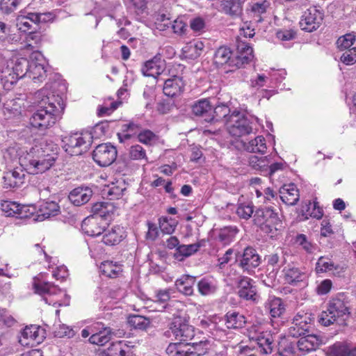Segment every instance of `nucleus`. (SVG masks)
I'll return each mask as SVG.
<instances>
[{
  "label": "nucleus",
  "instance_id": "nucleus-2",
  "mask_svg": "<svg viewBox=\"0 0 356 356\" xmlns=\"http://www.w3.org/2000/svg\"><path fill=\"white\" fill-rule=\"evenodd\" d=\"M58 147L51 140L44 138L35 139L33 145L26 147V153L19 157V164L31 173H43L54 164Z\"/></svg>",
  "mask_w": 356,
  "mask_h": 356
},
{
  "label": "nucleus",
  "instance_id": "nucleus-40",
  "mask_svg": "<svg viewBox=\"0 0 356 356\" xmlns=\"http://www.w3.org/2000/svg\"><path fill=\"white\" fill-rule=\"evenodd\" d=\"M100 270L106 276L113 278L122 272V266L117 262L105 261L101 264Z\"/></svg>",
  "mask_w": 356,
  "mask_h": 356
},
{
  "label": "nucleus",
  "instance_id": "nucleus-60",
  "mask_svg": "<svg viewBox=\"0 0 356 356\" xmlns=\"http://www.w3.org/2000/svg\"><path fill=\"white\" fill-rule=\"evenodd\" d=\"M21 1L22 0H1L0 9L6 14L10 13L17 8Z\"/></svg>",
  "mask_w": 356,
  "mask_h": 356
},
{
  "label": "nucleus",
  "instance_id": "nucleus-62",
  "mask_svg": "<svg viewBox=\"0 0 356 356\" xmlns=\"http://www.w3.org/2000/svg\"><path fill=\"white\" fill-rule=\"evenodd\" d=\"M176 225V223L172 222V220H168L167 218H161L159 219V228L164 234H172L175 231Z\"/></svg>",
  "mask_w": 356,
  "mask_h": 356
},
{
  "label": "nucleus",
  "instance_id": "nucleus-58",
  "mask_svg": "<svg viewBox=\"0 0 356 356\" xmlns=\"http://www.w3.org/2000/svg\"><path fill=\"white\" fill-rule=\"evenodd\" d=\"M254 213L253 205L248 204H240L238 206L236 209V214L241 218H243L245 220L249 219L252 213Z\"/></svg>",
  "mask_w": 356,
  "mask_h": 356
},
{
  "label": "nucleus",
  "instance_id": "nucleus-11",
  "mask_svg": "<svg viewBox=\"0 0 356 356\" xmlns=\"http://www.w3.org/2000/svg\"><path fill=\"white\" fill-rule=\"evenodd\" d=\"M311 322V318L307 313L296 314L288 329V334L295 338L308 334Z\"/></svg>",
  "mask_w": 356,
  "mask_h": 356
},
{
  "label": "nucleus",
  "instance_id": "nucleus-39",
  "mask_svg": "<svg viewBox=\"0 0 356 356\" xmlns=\"http://www.w3.org/2000/svg\"><path fill=\"white\" fill-rule=\"evenodd\" d=\"M166 353L169 356H192L187 343H170L166 349Z\"/></svg>",
  "mask_w": 356,
  "mask_h": 356
},
{
  "label": "nucleus",
  "instance_id": "nucleus-28",
  "mask_svg": "<svg viewBox=\"0 0 356 356\" xmlns=\"http://www.w3.org/2000/svg\"><path fill=\"white\" fill-rule=\"evenodd\" d=\"M114 211V207L108 202H99L95 203L92 207V215L98 218L108 220L111 217Z\"/></svg>",
  "mask_w": 356,
  "mask_h": 356
},
{
  "label": "nucleus",
  "instance_id": "nucleus-35",
  "mask_svg": "<svg viewBox=\"0 0 356 356\" xmlns=\"http://www.w3.org/2000/svg\"><path fill=\"white\" fill-rule=\"evenodd\" d=\"M245 149L249 152L264 154L267 150L266 140L264 136H258L254 139L244 143Z\"/></svg>",
  "mask_w": 356,
  "mask_h": 356
},
{
  "label": "nucleus",
  "instance_id": "nucleus-32",
  "mask_svg": "<svg viewBox=\"0 0 356 356\" xmlns=\"http://www.w3.org/2000/svg\"><path fill=\"white\" fill-rule=\"evenodd\" d=\"M197 286L199 293L204 296L214 294L218 289L216 281L212 277L201 279Z\"/></svg>",
  "mask_w": 356,
  "mask_h": 356
},
{
  "label": "nucleus",
  "instance_id": "nucleus-63",
  "mask_svg": "<svg viewBox=\"0 0 356 356\" xmlns=\"http://www.w3.org/2000/svg\"><path fill=\"white\" fill-rule=\"evenodd\" d=\"M54 334L56 337L59 338H63L65 337L70 338L74 336V331L69 326L63 324L56 327L54 330Z\"/></svg>",
  "mask_w": 356,
  "mask_h": 356
},
{
  "label": "nucleus",
  "instance_id": "nucleus-47",
  "mask_svg": "<svg viewBox=\"0 0 356 356\" xmlns=\"http://www.w3.org/2000/svg\"><path fill=\"white\" fill-rule=\"evenodd\" d=\"M273 342L272 337L269 334L259 337L257 339V344L260 353L265 355L270 354L273 349Z\"/></svg>",
  "mask_w": 356,
  "mask_h": 356
},
{
  "label": "nucleus",
  "instance_id": "nucleus-46",
  "mask_svg": "<svg viewBox=\"0 0 356 356\" xmlns=\"http://www.w3.org/2000/svg\"><path fill=\"white\" fill-rule=\"evenodd\" d=\"M189 345L190 351L192 356H202L205 355L209 350V342L207 340H200L187 343Z\"/></svg>",
  "mask_w": 356,
  "mask_h": 356
},
{
  "label": "nucleus",
  "instance_id": "nucleus-8",
  "mask_svg": "<svg viewBox=\"0 0 356 356\" xmlns=\"http://www.w3.org/2000/svg\"><path fill=\"white\" fill-rule=\"evenodd\" d=\"M47 62L42 54L33 52L30 56L28 77L34 82H42L47 76Z\"/></svg>",
  "mask_w": 356,
  "mask_h": 356
},
{
  "label": "nucleus",
  "instance_id": "nucleus-61",
  "mask_svg": "<svg viewBox=\"0 0 356 356\" xmlns=\"http://www.w3.org/2000/svg\"><path fill=\"white\" fill-rule=\"evenodd\" d=\"M341 61L347 65H353L356 62V47L343 51L340 58Z\"/></svg>",
  "mask_w": 356,
  "mask_h": 356
},
{
  "label": "nucleus",
  "instance_id": "nucleus-17",
  "mask_svg": "<svg viewBox=\"0 0 356 356\" xmlns=\"http://www.w3.org/2000/svg\"><path fill=\"white\" fill-rule=\"evenodd\" d=\"M254 282L250 277H241L237 281L238 295L240 298L256 302L259 298Z\"/></svg>",
  "mask_w": 356,
  "mask_h": 356
},
{
  "label": "nucleus",
  "instance_id": "nucleus-64",
  "mask_svg": "<svg viewBox=\"0 0 356 356\" xmlns=\"http://www.w3.org/2000/svg\"><path fill=\"white\" fill-rule=\"evenodd\" d=\"M27 47L34 49L41 41V35L35 31H30L26 38Z\"/></svg>",
  "mask_w": 356,
  "mask_h": 356
},
{
  "label": "nucleus",
  "instance_id": "nucleus-50",
  "mask_svg": "<svg viewBox=\"0 0 356 356\" xmlns=\"http://www.w3.org/2000/svg\"><path fill=\"white\" fill-rule=\"evenodd\" d=\"M355 41V37L353 34L348 33L338 38L337 45L340 51L350 49Z\"/></svg>",
  "mask_w": 356,
  "mask_h": 356
},
{
  "label": "nucleus",
  "instance_id": "nucleus-55",
  "mask_svg": "<svg viewBox=\"0 0 356 356\" xmlns=\"http://www.w3.org/2000/svg\"><path fill=\"white\" fill-rule=\"evenodd\" d=\"M129 154L133 160H145L147 161L146 151L140 145H132L129 149Z\"/></svg>",
  "mask_w": 356,
  "mask_h": 356
},
{
  "label": "nucleus",
  "instance_id": "nucleus-31",
  "mask_svg": "<svg viewBox=\"0 0 356 356\" xmlns=\"http://www.w3.org/2000/svg\"><path fill=\"white\" fill-rule=\"evenodd\" d=\"M200 247L201 245L200 243L189 245H180L175 249L173 257L177 261H184L185 258L196 253Z\"/></svg>",
  "mask_w": 356,
  "mask_h": 356
},
{
  "label": "nucleus",
  "instance_id": "nucleus-41",
  "mask_svg": "<svg viewBox=\"0 0 356 356\" xmlns=\"http://www.w3.org/2000/svg\"><path fill=\"white\" fill-rule=\"evenodd\" d=\"M277 213L271 207L257 209L254 215V222L255 225H264L269 218Z\"/></svg>",
  "mask_w": 356,
  "mask_h": 356
},
{
  "label": "nucleus",
  "instance_id": "nucleus-38",
  "mask_svg": "<svg viewBox=\"0 0 356 356\" xmlns=\"http://www.w3.org/2000/svg\"><path fill=\"white\" fill-rule=\"evenodd\" d=\"M241 0H223L222 8L225 13L232 16H239L242 13Z\"/></svg>",
  "mask_w": 356,
  "mask_h": 356
},
{
  "label": "nucleus",
  "instance_id": "nucleus-29",
  "mask_svg": "<svg viewBox=\"0 0 356 356\" xmlns=\"http://www.w3.org/2000/svg\"><path fill=\"white\" fill-rule=\"evenodd\" d=\"M257 225L260 227L261 231L273 238L277 235L278 232L282 227V222L280 220L277 212L270 218L266 220V222H264V225L262 224Z\"/></svg>",
  "mask_w": 356,
  "mask_h": 356
},
{
  "label": "nucleus",
  "instance_id": "nucleus-37",
  "mask_svg": "<svg viewBox=\"0 0 356 356\" xmlns=\"http://www.w3.org/2000/svg\"><path fill=\"white\" fill-rule=\"evenodd\" d=\"M249 165L254 169L259 172L262 175H265L266 173L268 165L270 163V161L267 156H250L248 159Z\"/></svg>",
  "mask_w": 356,
  "mask_h": 356
},
{
  "label": "nucleus",
  "instance_id": "nucleus-13",
  "mask_svg": "<svg viewBox=\"0 0 356 356\" xmlns=\"http://www.w3.org/2000/svg\"><path fill=\"white\" fill-rule=\"evenodd\" d=\"M323 19V13L315 7H312L302 14L300 21V26L305 31L312 32L320 26Z\"/></svg>",
  "mask_w": 356,
  "mask_h": 356
},
{
  "label": "nucleus",
  "instance_id": "nucleus-25",
  "mask_svg": "<svg viewBox=\"0 0 356 356\" xmlns=\"http://www.w3.org/2000/svg\"><path fill=\"white\" fill-rule=\"evenodd\" d=\"M29 60L23 58L14 56L8 61L7 66L9 67L17 76L24 78L27 76L29 72Z\"/></svg>",
  "mask_w": 356,
  "mask_h": 356
},
{
  "label": "nucleus",
  "instance_id": "nucleus-21",
  "mask_svg": "<svg viewBox=\"0 0 356 356\" xmlns=\"http://www.w3.org/2000/svg\"><path fill=\"white\" fill-rule=\"evenodd\" d=\"M184 83L182 78L178 76H173L164 81L163 93L165 95L173 97L180 95L184 90Z\"/></svg>",
  "mask_w": 356,
  "mask_h": 356
},
{
  "label": "nucleus",
  "instance_id": "nucleus-43",
  "mask_svg": "<svg viewBox=\"0 0 356 356\" xmlns=\"http://www.w3.org/2000/svg\"><path fill=\"white\" fill-rule=\"evenodd\" d=\"M19 99H8L3 103V113L5 115H17L21 113L22 104Z\"/></svg>",
  "mask_w": 356,
  "mask_h": 356
},
{
  "label": "nucleus",
  "instance_id": "nucleus-18",
  "mask_svg": "<svg viewBox=\"0 0 356 356\" xmlns=\"http://www.w3.org/2000/svg\"><path fill=\"white\" fill-rule=\"evenodd\" d=\"M108 223L104 219L90 216L83 220L81 229L83 232L88 236H97L103 233Z\"/></svg>",
  "mask_w": 356,
  "mask_h": 356
},
{
  "label": "nucleus",
  "instance_id": "nucleus-24",
  "mask_svg": "<svg viewBox=\"0 0 356 356\" xmlns=\"http://www.w3.org/2000/svg\"><path fill=\"white\" fill-rule=\"evenodd\" d=\"M279 192L282 201L286 204L295 205L299 200V191L294 184H284Z\"/></svg>",
  "mask_w": 356,
  "mask_h": 356
},
{
  "label": "nucleus",
  "instance_id": "nucleus-57",
  "mask_svg": "<svg viewBox=\"0 0 356 356\" xmlns=\"http://www.w3.org/2000/svg\"><path fill=\"white\" fill-rule=\"evenodd\" d=\"M24 153H26V147L23 149H20L19 152L16 147H10L6 150L3 157L6 160H9L10 161H14L18 159L19 162V157Z\"/></svg>",
  "mask_w": 356,
  "mask_h": 356
},
{
  "label": "nucleus",
  "instance_id": "nucleus-7",
  "mask_svg": "<svg viewBox=\"0 0 356 356\" xmlns=\"http://www.w3.org/2000/svg\"><path fill=\"white\" fill-rule=\"evenodd\" d=\"M53 13H29L26 15H19L16 19V26L21 32H27L33 29V24L39 25L54 20Z\"/></svg>",
  "mask_w": 356,
  "mask_h": 356
},
{
  "label": "nucleus",
  "instance_id": "nucleus-23",
  "mask_svg": "<svg viewBox=\"0 0 356 356\" xmlns=\"http://www.w3.org/2000/svg\"><path fill=\"white\" fill-rule=\"evenodd\" d=\"M92 195V191L88 187H77L73 189L69 194L70 201L76 207L87 203Z\"/></svg>",
  "mask_w": 356,
  "mask_h": 356
},
{
  "label": "nucleus",
  "instance_id": "nucleus-22",
  "mask_svg": "<svg viewBox=\"0 0 356 356\" xmlns=\"http://www.w3.org/2000/svg\"><path fill=\"white\" fill-rule=\"evenodd\" d=\"M102 241L108 245H115L119 243L125 238V231L124 228L120 225H115L111 229L103 231Z\"/></svg>",
  "mask_w": 356,
  "mask_h": 356
},
{
  "label": "nucleus",
  "instance_id": "nucleus-9",
  "mask_svg": "<svg viewBox=\"0 0 356 356\" xmlns=\"http://www.w3.org/2000/svg\"><path fill=\"white\" fill-rule=\"evenodd\" d=\"M117 150L111 143H102L97 145L93 150V160L99 166H108L116 159Z\"/></svg>",
  "mask_w": 356,
  "mask_h": 356
},
{
  "label": "nucleus",
  "instance_id": "nucleus-3",
  "mask_svg": "<svg viewBox=\"0 0 356 356\" xmlns=\"http://www.w3.org/2000/svg\"><path fill=\"white\" fill-rule=\"evenodd\" d=\"M344 296L339 294L336 297L332 298L327 304L328 312L332 314L330 319H327V314H321L319 315L318 321L324 326H329L334 323L339 325H343L345 322L346 317L348 316V309L347 303L344 300Z\"/></svg>",
  "mask_w": 356,
  "mask_h": 356
},
{
  "label": "nucleus",
  "instance_id": "nucleus-10",
  "mask_svg": "<svg viewBox=\"0 0 356 356\" xmlns=\"http://www.w3.org/2000/svg\"><path fill=\"white\" fill-rule=\"evenodd\" d=\"M265 309L270 314L273 326H279L283 324V315L286 307L283 300L275 296L269 297L264 305Z\"/></svg>",
  "mask_w": 356,
  "mask_h": 356
},
{
  "label": "nucleus",
  "instance_id": "nucleus-54",
  "mask_svg": "<svg viewBox=\"0 0 356 356\" xmlns=\"http://www.w3.org/2000/svg\"><path fill=\"white\" fill-rule=\"evenodd\" d=\"M334 268V263L324 257H319L316 264V271L318 273L330 271Z\"/></svg>",
  "mask_w": 356,
  "mask_h": 356
},
{
  "label": "nucleus",
  "instance_id": "nucleus-53",
  "mask_svg": "<svg viewBox=\"0 0 356 356\" xmlns=\"http://www.w3.org/2000/svg\"><path fill=\"white\" fill-rule=\"evenodd\" d=\"M351 349L343 343H336L330 348V353L332 356H349Z\"/></svg>",
  "mask_w": 356,
  "mask_h": 356
},
{
  "label": "nucleus",
  "instance_id": "nucleus-52",
  "mask_svg": "<svg viewBox=\"0 0 356 356\" xmlns=\"http://www.w3.org/2000/svg\"><path fill=\"white\" fill-rule=\"evenodd\" d=\"M127 345L121 341H118L113 343L108 348V356H125Z\"/></svg>",
  "mask_w": 356,
  "mask_h": 356
},
{
  "label": "nucleus",
  "instance_id": "nucleus-44",
  "mask_svg": "<svg viewBox=\"0 0 356 356\" xmlns=\"http://www.w3.org/2000/svg\"><path fill=\"white\" fill-rule=\"evenodd\" d=\"M128 323L134 329L145 330L149 325V318L140 315H131L128 318Z\"/></svg>",
  "mask_w": 356,
  "mask_h": 356
},
{
  "label": "nucleus",
  "instance_id": "nucleus-4",
  "mask_svg": "<svg viewBox=\"0 0 356 356\" xmlns=\"http://www.w3.org/2000/svg\"><path fill=\"white\" fill-rule=\"evenodd\" d=\"M92 139L90 133L76 132L63 138V147L71 156L80 155L88 150L92 144Z\"/></svg>",
  "mask_w": 356,
  "mask_h": 356
},
{
  "label": "nucleus",
  "instance_id": "nucleus-15",
  "mask_svg": "<svg viewBox=\"0 0 356 356\" xmlns=\"http://www.w3.org/2000/svg\"><path fill=\"white\" fill-rule=\"evenodd\" d=\"M253 57L252 48L245 42L238 41L236 52L235 56L232 57L231 66L236 68L242 67L249 63L253 59Z\"/></svg>",
  "mask_w": 356,
  "mask_h": 356
},
{
  "label": "nucleus",
  "instance_id": "nucleus-42",
  "mask_svg": "<svg viewBox=\"0 0 356 356\" xmlns=\"http://www.w3.org/2000/svg\"><path fill=\"white\" fill-rule=\"evenodd\" d=\"M245 323V317L237 312H228L226 314V325L228 329L242 327Z\"/></svg>",
  "mask_w": 356,
  "mask_h": 356
},
{
  "label": "nucleus",
  "instance_id": "nucleus-30",
  "mask_svg": "<svg viewBox=\"0 0 356 356\" xmlns=\"http://www.w3.org/2000/svg\"><path fill=\"white\" fill-rule=\"evenodd\" d=\"M195 280V277L183 275L175 281V286L180 293L186 296H191L193 294Z\"/></svg>",
  "mask_w": 356,
  "mask_h": 356
},
{
  "label": "nucleus",
  "instance_id": "nucleus-27",
  "mask_svg": "<svg viewBox=\"0 0 356 356\" xmlns=\"http://www.w3.org/2000/svg\"><path fill=\"white\" fill-rule=\"evenodd\" d=\"M60 213V207L54 201L44 202L40 205L37 220L42 221L47 218L57 216Z\"/></svg>",
  "mask_w": 356,
  "mask_h": 356
},
{
  "label": "nucleus",
  "instance_id": "nucleus-34",
  "mask_svg": "<svg viewBox=\"0 0 356 356\" xmlns=\"http://www.w3.org/2000/svg\"><path fill=\"white\" fill-rule=\"evenodd\" d=\"M232 52L229 48L221 47L215 52L213 62L217 66L227 65L229 67H232Z\"/></svg>",
  "mask_w": 356,
  "mask_h": 356
},
{
  "label": "nucleus",
  "instance_id": "nucleus-45",
  "mask_svg": "<svg viewBox=\"0 0 356 356\" xmlns=\"http://www.w3.org/2000/svg\"><path fill=\"white\" fill-rule=\"evenodd\" d=\"M295 243L307 253L311 254L316 250V244L309 240L303 234H298L295 238Z\"/></svg>",
  "mask_w": 356,
  "mask_h": 356
},
{
  "label": "nucleus",
  "instance_id": "nucleus-6",
  "mask_svg": "<svg viewBox=\"0 0 356 356\" xmlns=\"http://www.w3.org/2000/svg\"><path fill=\"white\" fill-rule=\"evenodd\" d=\"M169 330L176 340L182 342L193 340L195 336V328L180 314L173 315Z\"/></svg>",
  "mask_w": 356,
  "mask_h": 356
},
{
  "label": "nucleus",
  "instance_id": "nucleus-48",
  "mask_svg": "<svg viewBox=\"0 0 356 356\" xmlns=\"http://www.w3.org/2000/svg\"><path fill=\"white\" fill-rule=\"evenodd\" d=\"M305 275L296 267H289L285 270V280L289 284L298 282L302 280Z\"/></svg>",
  "mask_w": 356,
  "mask_h": 356
},
{
  "label": "nucleus",
  "instance_id": "nucleus-59",
  "mask_svg": "<svg viewBox=\"0 0 356 356\" xmlns=\"http://www.w3.org/2000/svg\"><path fill=\"white\" fill-rule=\"evenodd\" d=\"M171 28L174 33L180 36L186 34L188 30V26L186 23L180 18H177V19L174 20L171 25Z\"/></svg>",
  "mask_w": 356,
  "mask_h": 356
},
{
  "label": "nucleus",
  "instance_id": "nucleus-19",
  "mask_svg": "<svg viewBox=\"0 0 356 356\" xmlns=\"http://www.w3.org/2000/svg\"><path fill=\"white\" fill-rule=\"evenodd\" d=\"M192 113L204 118L206 122L213 120V106L207 99H202L195 102L192 107Z\"/></svg>",
  "mask_w": 356,
  "mask_h": 356
},
{
  "label": "nucleus",
  "instance_id": "nucleus-16",
  "mask_svg": "<svg viewBox=\"0 0 356 356\" xmlns=\"http://www.w3.org/2000/svg\"><path fill=\"white\" fill-rule=\"evenodd\" d=\"M34 289L35 293L40 295L47 304L53 305L58 304L59 306L60 305L58 303V300L54 298V296H57L62 293L61 290L56 286L49 282L35 283Z\"/></svg>",
  "mask_w": 356,
  "mask_h": 356
},
{
  "label": "nucleus",
  "instance_id": "nucleus-14",
  "mask_svg": "<svg viewBox=\"0 0 356 356\" xmlns=\"http://www.w3.org/2000/svg\"><path fill=\"white\" fill-rule=\"evenodd\" d=\"M43 329L36 325L26 326L21 333L19 342L23 346H33L43 341L45 338Z\"/></svg>",
  "mask_w": 356,
  "mask_h": 356
},
{
  "label": "nucleus",
  "instance_id": "nucleus-49",
  "mask_svg": "<svg viewBox=\"0 0 356 356\" xmlns=\"http://www.w3.org/2000/svg\"><path fill=\"white\" fill-rule=\"evenodd\" d=\"M229 113L230 109L227 105H218L214 109L213 108V120H222L226 124L227 120L231 115Z\"/></svg>",
  "mask_w": 356,
  "mask_h": 356
},
{
  "label": "nucleus",
  "instance_id": "nucleus-12",
  "mask_svg": "<svg viewBox=\"0 0 356 356\" xmlns=\"http://www.w3.org/2000/svg\"><path fill=\"white\" fill-rule=\"evenodd\" d=\"M236 261L238 263L243 271L250 273L255 268L258 267L261 263V258L257 254L256 250L252 247H247L242 254H237Z\"/></svg>",
  "mask_w": 356,
  "mask_h": 356
},
{
  "label": "nucleus",
  "instance_id": "nucleus-26",
  "mask_svg": "<svg viewBox=\"0 0 356 356\" xmlns=\"http://www.w3.org/2000/svg\"><path fill=\"white\" fill-rule=\"evenodd\" d=\"M204 47V44L202 41L192 40L183 47L182 55L185 58L195 60L202 54Z\"/></svg>",
  "mask_w": 356,
  "mask_h": 356
},
{
  "label": "nucleus",
  "instance_id": "nucleus-33",
  "mask_svg": "<svg viewBox=\"0 0 356 356\" xmlns=\"http://www.w3.org/2000/svg\"><path fill=\"white\" fill-rule=\"evenodd\" d=\"M19 79L21 78L17 76L15 72L8 66L1 71L0 77L1 83L3 88L6 90H11Z\"/></svg>",
  "mask_w": 356,
  "mask_h": 356
},
{
  "label": "nucleus",
  "instance_id": "nucleus-51",
  "mask_svg": "<svg viewBox=\"0 0 356 356\" xmlns=\"http://www.w3.org/2000/svg\"><path fill=\"white\" fill-rule=\"evenodd\" d=\"M316 337L313 334H307L302 336L298 341L297 346L299 350L302 351H309L314 348V340Z\"/></svg>",
  "mask_w": 356,
  "mask_h": 356
},
{
  "label": "nucleus",
  "instance_id": "nucleus-20",
  "mask_svg": "<svg viewBox=\"0 0 356 356\" xmlns=\"http://www.w3.org/2000/svg\"><path fill=\"white\" fill-rule=\"evenodd\" d=\"M164 67V60L161 57L156 56L143 64L141 72L145 76L156 77L163 73Z\"/></svg>",
  "mask_w": 356,
  "mask_h": 356
},
{
  "label": "nucleus",
  "instance_id": "nucleus-1",
  "mask_svg": "<svg viewBox=\"0 0 356 356\" xmlns=\"http://www.w3.org/2000/svg\"><path fill=\"white\" fill-rule=\"evenodd\" d=\"M51 85L47 83L34 95L38 108L32 114L29 121L33 127L42 131L56 124L64 108L62 98L51 92Z\"/></svg>",
  "mask_w": 356,
  "mask_h": 356
},
{
  "label": "nucleus",
  "instance_id": "nucleus-5",
  "mask_svg": "<svg viewBox=\"0 0 356 356\" xmlns=\"http://www.w3.org/2000/svg\"><path fill=\"white\" fill-rule=\"evenodd\" d=\"M229 134L234 137H241L253 131L252 122L243 113L234 111L226 122Z\"/></svg>",
  "mask_w": 356,
  "mask_h": 356
},
{
  "label": "nucleus",
  "instance_id": "nucleus-56",
  "mask_svg": "<svg viewBox=\"0 0 356 356\" xmlns=\"http://www.w3.org/2000/svg\"><path fill=\"white\" fill-rule=\"evenodd\" d=\"M270 3L268 0H257L252 3L251 11L258 16L266 12Z\"/></svg>",
  "mask_w": 356,
  "mask_h": 356
},
{
  "label": "nucleus",
  "instance_id": "nucleus-36",
  "mask_svg": "<svg viewBox=\"0 0 356 356\" xmlns=\"http://www.w3.org/2000/svg\"><path fill=\"white\" fill-rule=\"evenodd\" d=\"M238 229L236 226L225 227L220 229L218 240L222 245H229L236 238Z\"/></svg>",
  "mask_w": 356,
  "mask_h": 356
}]
</instances>
